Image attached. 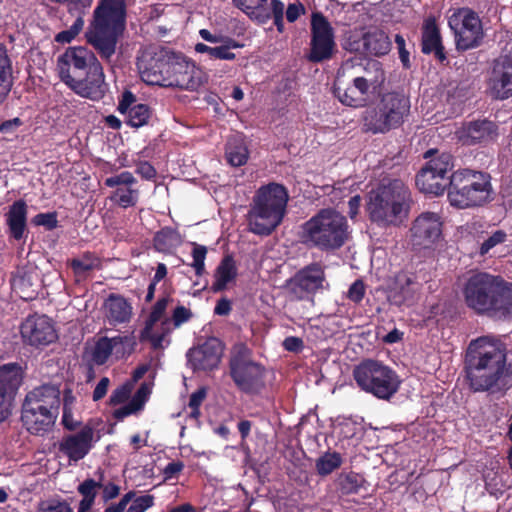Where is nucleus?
<instances>
[{"instance_id": "6", "label": "nucleus", "mask_w": 512, "mask_h": 512, "mask_svg": "<svg viewBox=\"0 0 512 512\" xmlns=\"http://www.w3.org/2000/svg\"><path fill=\"white\" fill-rule=\"evenodd\" d=\"M289 196L285 185L271 182L257 189L248 210V231L270 236L282 223Z\"/></svg>"}, {"instance_id": "48", "label": "nucleus", "mask_w": 512, "mask_h": 512, "mask_svg": "<svg viewBox=\"0 0 512 512\" xmlns=\"http://www.w3.org/2000/svg\"><path fill=\"white\" fill-rule=\"evenodd\" d=\"M343 48L348 52L364 54V32H350L346 36Z\"/></svg>"}, {"instance_id": "45", "label": "nucleus", "mask_w": 512, "mask_h": 512, "mask_svg": "<svg viewBox=\"0 0 512 512\" xmlns=\"http://www.w3.org/2000/svg\"><path fill=\"white\" fill-rule=\"evenodd\" d=\"M334 92L339 101L346 106L357 108L366 105L363 101V98L359 97V92H357L353 84L344 90H342L340 87H335Z\"/></svg>"}, {"instance_id": "52", "label": "nucleus", "mask_w": 512, "mask_h": 512, "mask_svg": "<svg viewBox=\"0 0 512 512\" xmlns=\"http://www.w3.org/2000/svg\"><path fill=\"white\" fill-rule=\"evenodd\" d=\"M151 390L147 383H142L131 398V402L139 411L143 410L148 401Z\"/></svg>"}, {"instance_id": "5", "label": "nucleus", "mask_w": 512, "mask_h": 512, "mask_svg": "<svg viewBox=\"0 0 512 512\" xmlns=\"http://www.w3.org/2000/svg\"><path fill=\"white\" fill-rule=\"evenodd\" d=\"M300 240L323 252L338 250L349 240L348 219L336 209H320L301 225Z\"/></svg>"}, {"instance_id": "26", "label": "nucleus", "mask_w": 512, "mask_h": 512, "mask_svg": "<svg viewBox=\"0 0 512 512\" xmlns=\"http://www.w3.org/2000/svg\"><path fill=\"white\" fill-rule=\"evenodd\" d=\"M94 429L86 424L75 434H67L58 443V450L69 461L78 462L85 458L93 448Z\"/></svg>"}, {"instance_id": "29", "label": "nucleus", "mask_w": 512, "mask_h": 512, "mask_svg": "<svg viewBox=\"0 0 512 512\" xmlns=\"http://www.w3.org/2000/svg\"><path fill=\"white\" fill-rule=\"evenodd\" d=\"M420 46L423 54H433L439 63L443 64L447 61L441 31L433 16L427 17L423 21Z\"/></svg>"}, {"instance_id": "20", "label": "nucleus", "mask_w": 512, "mask_h": 512, "mask_svg": "<svg viewBox=\"0 0 512 512\" xmlns=\"http://www.w3.org/2000/svg\"><path fill=\"white\" fill-rule=\"evenodd\" d=\"M223 349V343L218 338H208L203 344L188 349L187 365L193 372L214 371L219 367Z\"/></svg>"}, {"instance_id": "8", "label": "nucleus", "mask_w": 512, "mask_h": 512, "mask_svg": "<svg viewBox=\"0 0 512 512\" xmlns=\"http://www.w3.org/2000/svg\"><path fill=\"white\" fill-rule=\"evenodd\" d=\"M491 177L487 173L470 169L452 172V185L448 189L451 206L460 209L483 206L492 198Z\"/></svg>"}, {"instance_id": "13", "label": "nucleus", "mask_w": 512, "mask_h": 512, "mask_svg": "<svg viewBox=\"0 0 512 512\" xmlns=\"http://www.w3.org/2000/svg\"><path fill=\"white\" fill-rule=\"evenodd\" d=\"M163 87L196 91L207 82L206 73L183 53L172 51Z\"/></svg>"}, {"instance_id": "19", "label": "nucleus", "mask_w": 512, "mask_h": 512, "mask_svg": "<svg viewBox=\"0 0 512 512\" xmlns=\"http://www.w3.org/2000/svg\"><path fill=\"white\" fill-rule=\"evenodd\" d=\"M421 284L413 272L399 271L390 280L387 289V299L390 304L412 306L418 299Z\"/></svg>"}, {"instance_id": "12", "label": "nucleus", "mask_w": 512, "mask_h": 512, "mask_svg": "<svg viewBox=\"0 0 512 512\" xmlns=\"http://www.w3.org/2000/svg\"><path fill=\"white\" fill-rule=\"evenodd\" d=\"M455 48L459 52L477 48L483 43V23L479 14L470 8H458L448 18Z\"/></svg>"}, {"instance_id": "55", "label": "nucleus", "mask_w": 512, "mask_h": 512, "mask_svg": "<svg viewBox=\"0 0 512 512\" xmlns=\"http://www.w3.org/2000/svg\"><path fill=\"white\" fill-rule=\"evenodd\" d=\"M170 301L171 298L169 296L158 298L155 304L152 306V311H150L148 318L152 319L154 322H158L164 315Z\"/></svg>"}, {"instance_id": "61", "label": "nucleus", "mask_w": 512, "mask_h": 512, "mask_svg": "<svg viewBox=\"0 0 512 512\" xmlns=\"http://www.w3.org/2000/svg\"><path fill=\"white\" fill-rule=\"evenodd\" d=\"M352 84L356 88L357 92H359V97L363 98V101L366 104L369 89L372 83L364 77H355L352 80Z\"/></svg>"}, {"instance_id": "38", "label": "nucleus", "mask_w": 512, "mask_h": 512, "mask_svg": "<svg viewBox=\"0 0 512 512\" xmlns=\"http://www.w3.org/2000/svg\"><path fill=\"white\" fill-rule=\"evenodd\" d=\"M182 244V237L176 228L162 227L153 237V247L156 251L169 253Z\"/></svg>"}, {"instance_id": "15", "label": "nucleus", "mask_w": 512, "mask_h": 512, "mask_svg": "<svg viewBox=\"0 0 512 512\" xmlns=\"http://www.w3.org/2000/svg\"><path fill=\"white\" fill-rule=\"evenodd\" d=\"M324 281L323 266L320 262H312L286 280L285 289L292 301H312Z\"/></svg>"}, {"instance_id": "11", "label": "nucleus", "mask_w": 512, "mask_h": 512, "mask_svg": "<svg viewBox=\"0 0 512 512\" xmlns=\"http://www.w3.org/2000/svg\"><path fill=\"white\" fill-rule=\"evenodd\" d=\"M423 157L427 161L416 174V187L425 194L439 197L451 189L453 156L449 152L429 149Z\"/></svg>"}, {"instance_id": "10", "label": "nucleus", "mask_w": 512, "mask_h": 512, "mask_svg": "<svg viewBox=\"0 0 512 512\" xmlns=\"http://www.w3.org/2000/svg\"><path fill=\"white\" fill-rule=\"evenodd\" d=\"M228 367L231 379L241 392L257 395L265 389V366L252 359V352L247 344L233 345Z\"/></svg>"}, {"instance_id": "56", "label": "nucleus", "mask_w": 512, "mask_h": 512, "mask_svg": "<svg viewBox=\"0 0 512 512\" xmlns=\"http://www.w3.org/2000/svg\"><path fill=\"white\" fill-rule=\"evenodd\" d=\"M306 13V8L303 3L297 1L289 3L286 10H284V16L290 23L295 22L301 15Z\"/></svg>"}, {"instance_id": "42", "label": "nucleus", "mask_w": 512, "mask_h": 512, "mask_svg": "<svg viewBox=\"0 0 512 512\" xmlns=\"http://www.w3.org/2000/svg\"><path fill=\"white\" fill-rule=\"evenodd\" d=\"M151 118V108L146 104H136L126 114L125 122L131 127H142Z\"/></svg>"}, {"instance_id": "28", "label": "nucleus", "mask_w": 512, "mask_h": 512, "mask_svg": "<svg viewBox=\"0 0 512 512\" xmlns=\"http://www.w3.org/2000/svg\"><path fill=\"white\" fill-rule=\"evenodd\" d=\"M498 137V126L488 119L469 121L458 131V139L464 145H477L496 140Z\"/></svg>"}, {"instance_id": "33", "label": "nucleus", "mask_w": 512, "mask_h": 512, "mask_svg": "<svg viewBox=\"0 0 512 512\" xmlns=\"http://www.w3.org/2000/svg\"><path fill=\"white\" fill-rule=\"evenodd\" d=\"M266 3H259L250 10V18L257 24L264 25L273 19L275 27L279 33L285 31V4L281 0H271L269 6Z\"/></svg>"}, {"instance_id": "1", "label": "nucleus", "mask_w": 512, "mask_h": 512, "mask_svg": "<svg viewBox=\"0 0 512 512\" xmlns=\"http://www.w3.org/2000/svg\"><path fill=\"white\" fill-rule=\"evenodd\" d=\"M463 372L471 391L505 394L512 388L507 345L490 336L472 340L464 354Z\"/></svg>"}, {"instance_id": "37", "label": "nucleus", "mask_w": 512, "mask_h": 512, "mask_svg": "<svg viewBox=\"0 0 512 512\" xmlns=\"http://www.w3.org/2000/svg\"><path fill=\"white\" fill-rule=\"evenodd\" d=\"M237 277V268L235 260L231 255L224 256L219 262L215 271V282L211 286L213 292H219L226 289L227 284Z\"/></svg>"}, {"instance_id": "36", "label": "nucleus", "mask_w": 512, "mask_h": 512, "mask_svg": "<svg viewBox=\"0 0 512 512\" xmlns=\"http://www.w3.org/2000/svg\"><path fill=\"white\" fill-rule=\"evenodd\" d=\"M14 85L12 60L7 48L0 44V104L4 103Z\"/></svg>"}, {"instance_id": "21", "label": "nucleus", "mask_w": 512, "mask_h": 512, "mask_svg": "<svg viewBox=\"0 0 512 512\" xmlns=\"http://www.w3.org/2000/svg\"><path fill=\"white\" fill-rule=\"evenodd\" d=\"M172 51L161 48L153 53L145 52L137 60V68L143 81L150 85L162 86L165 84L168 65H170Z\"/></svg>"}, {"instance_id": "24", "label": "nucleus", "mask_w": 512, "mask_h": 512, "mask_svg": "<svg viewBox=\"0 0 512 512\" xmlns=\"http://www.w3.org/2000/svg\"><path fill=\"white\" fill-rule=\"evenodd\" d=\"M136 347L137 341L133 334L113 338L100 337L91 350V362L96 365H103L108 361L114 350H116V354L129 356L136 350Z\"/></svg>"}, {"instance_id": "59", "label": "nucleus", "mask_w": 512, "mask_h": 512, "mask_svg": "<svg viewBox=\"0 0 512 512\" xmlns=\"http://www.w3.org/2000/svg\"><path fill=\"white\" fill-rule=\"evenodd\" d=\"M135 172H136V174L141 176L143 179L149 180V181L153 180L157 174L154 166L148 160H140L136 164Z\"/></svg>"}, {"instance_id": "46", "label": "nucleus", "mask_w": 512, "mask_h": 512, "mask_svg": "<svg viewBox=\"0 0 512 512\" xmlns=\"http://www.w3.org/2000/svg\"><path fill=\"white\" fill-rule=\"evenodd\" d=\"M192 247L193 249L191 254L193 261L191 263V267L194 269L195 275L200 277L206 272L205 259L208 250L206 246L197 243H192Z\"/></svg>"}, {"instance_id": "27", "label": "nucleus", "mask_w": 512, "mask_h": 512, "mask_svg": "<svg viewBox=\"0 0 512 512\" xmlns=\"http://www.w3.org/2000/svg\"><path fill=\"white\" fill-rule=\"evenodd\" d=\"M59 412L40 406H21V422L31 435H45L55 425Z\"/></svg>"}, {"instance_id": "2", "label": "nucleus", "mask_w": 512, "mask_h": 512, "mask_svg": "<svg viewBox=\"0 0 512 512\" xmlns=\"http://www.w3.org/2000/svg\"><path fill=\"white\" fill-rule=\"evenodd\" d=\"M462 293L465 305L478 315L499 319L512 315V288L501 276L474 273Z\"/></svg>"}, {"instance_id": "14", "label": "nucleus", "mask_w": 512, "mask_h": 512, "mask_svg": "<svg viewBox=\"0 0 512 512\" xmlns=\"http://www.w3.org/2000/svg\"><path fill=\"white\" fill-rule=\"evenodd\" d=\"M337 51L335 32L327 17L320 11L311 15V40L307 59L313 63L330 61Z\"/></svg>"}, {"instance_id": "25", "label": "nucleus", "mask_w": 512, "mask_h": 512, "mask_svg": "<svg viewBox=\"0 0 512 512\" xmlns=\"http://www.w3.org/2000/svg\"><path fill=\"white\" fill-rule=\"evenodd\" d=\"M411 233L414 245L429 248L442 235L440 216L434 212L420 214L412 223Z\"/></svg>"}, {"instance_id": "18", "label": "nucleus", "mask_w": 512, "mask_h": 512, "mask_svg": "<svg viewBox=\"0 0 512 512\" xmlns=\"http://www.w3.org/2000/svg\"><path fill=\"white\" fill-rule=\"evenodd\" d=\"M66 85L76 95L94 102L102 100L108 89L100 62L86 70L84 75L75 78Z\"/></svg>"}, {"instance_id": "23", "label": "nucleus", "mask_w": 512, "mask_h": 512, "mask_svg": "<svg viewBox=\"0 0 512 512\" xmlns=\"http://www.w3.org/2000/svg\"><path fill=\"white\" fill-rule=\"evenodd\" d=\"M136 183L137 179L129 171H123L104 180L105 186L115 188L109 196L110 201L122 209L137 205L140 191L133 187Z\"/></svg>"}, {"instance_id": "63", "label": "nucleus", "mask_w": 512, "mask_h": 512, "mask_svg": "<svg viewBox=\"0 0 512 512\" xmlns=\"http://www.w3.org/2000/svg\"><path fill=\"white\" fill-rule=\"evenodd\" d=\"M282 347L288 352L298 353L304 348V342L299 337L289 336L282 342Z\"/></svg>"}, {"instance_id": "41", "label": "nucleus", "mask_w": 512, "mask_h": 512, "mask_svg": "<svg viewBox=\"0 0 512 512\" xmlns=\"http://www.w3.org/2000/svg\"><path fill=\"white\" fill-rule=\"evenodd\" d=\"M338 486L342 494H354L366 483L364 477L355 472L342 473L338 477Z\"/></svg>"}, {"instance_id": "22", "label": "nucleus", "mask_w": 512, "mask_h": 512, "mask_svg": "<svg viewBox=\"0 0 512 512\" xmlns=\"http://www.w3.org/2000/svg\"><path fill=\"white\" fill-rule=\"evenodd\" d=\"M20 335L25 344L34 347L47 346L57 339L55 326L46 315L27 317L20 326Z\"/></svg>"}, {"instance_id": "47", "label": "nucleus", "mask_w": 512, "mask_h": 512, "mask_svg": "<svg viewBox=\"0 0 512 512\" xmlns=\"http://www.w3.org/2000/svg\"><path fill=\"white\" fill-rule=\"evenodd\" d=\"M84 27V19L81 15H79L69 29L64 30L56 34L54 40L58 43H70L73 39H75Z\"/></svg>"}, {"instance_id": "60", "label": "nucleus", "mask_w": 512, "mask_h": 512, "mask_svg": "<svg viewBox=\"0 0 512 512\" xmlns=\"http://www.w3.org/2000/svg\"><path fill=\"white\" fill-rule=\"evenodd\" d=\"M185 469V463L181 460L169 462L163 469L165 480L177 478L178 475Z\"/></svg>"}, {"instance_id": "4", "label": "nucleus", "mask_w": 512, "mask_h": 512, "mask_svg": "<svg viewBox=\"0 0 512 512\" xmlns=\"http://www.w3.org/2000/svg\"><path fill=\"white\" fill-rule=\"evenodd\" d=\"M126 25L125 0H100L93 12L87 42L99 55L109 61Z\"/></svg>"}, {"instance_id": "30", "label": "nucleus", "mask_w": 512, "mask_h": 512, "mask_svg": "<svg viewBox=\"0 0 512 512\" xmlns=\"http://www.w3.org/2000/svg\"><path fill=\"white\" fill-rule=\"evenodd\" d=\"M489 95L495 100L512 98V62L504 60L496 65L488 80Z\"/></svg>"}, {"instance_id": "51", "label": "nucleus", "mask_w": 512, "mask_h": 512, "mask_svg": "<svg viewBox=\"0 0 512 512\" xmlns=\"http://www.w3.org/2000/svg\"><path fill=\"white\" fill-rule=\"evenodd\" d=\"M154 505V496L152 494H145L137 496L131 502L126 512H146Z\"/></svg>"}, {"instance_id": "54", "label": "nucleus", "mask_w": 512, "mask_h": 512, "mask_svg": "<svg viewBox=\"0 0 512 512\" xmlns=\"http://www.w3.org/2000/svg\"><path fill=\"white\" fill-rule=\"evenodd\" d=\"M365 295V284L361 279L355 280L350 288H348L347 297L348 299L355 303L359 304Z\"/></svg>"}, {"instance_id": "53", "label": "nucleus", "mask_w": 512, "mask_h": 512, "mask_svg": "<svg viewBox=\"0 0 512 512\" xmlns=\"http://www.w3.org/2000/svg\"><path fill=\"white\" fill-rule=\"evenodd\" d=\"M131 393V387L128 384H123L120 387H116L110 395L109 403L112 406H117L125 403Z\"/></svg>"}, {"instance_id": "49", "label": "nucleus", "mask_w": 512, "mask_h": 512, "mask_svg": "<svg viewBox=\"0 0 512 512\" xmlns=\"http://www.w3.org/2000/svg\"><path fill=\"white\" fill-rule=\"evenodd\" d=\"M508 235L505 230H495L487 239L480 244V250L478 253L484 256L491 249L499 244H503L507 241Z\"/></svg>"}, {"instance_id": "64", "label": "nucleus", "mask_w": 512, "mask_h": 512, "mask_svg": "<svg viewBox=\"0 0 512 512\" xmlns=\"http://www.w3.org/2000/svg\"><path fill=\"white\" fill-rule=\"evenodd\" d=\"M39 512H73L67 502H54L53 504L42 505Z\"/></svg>"}, {"instance_id": "31", "label": "nucleus", "mask_w": 512, "mask_h": 512, "mask_svg": "<svg viewBox=\"0 0 512 512\" xmlns=\"http://www.w3.org/2000/svg\"><path fill=\"white\" fill-rule=\"evenodd\" d=\"M102 307L105 319L114 326L126 324L133 317L132 303L120 293H110L104 300Z\"/></svg>"}, {"instance_id": "40", "label": "nucleus", "mask_w": 512, "mask_h": 512, "mask_svg": "<svg viewBox=\"0 0 512 512\" xmlns=\"http://www.w3.org/2000/svg\"><path fill=\"white\" fill-rule=\"evenodd\" d=\"M101 260L93 252L86 251L81 257L70 261V268L76 276H85L87 272L100 269Z\"/></svg>"}, {"instance_id": "34", "label": "nucleus", "mask_w": 512, "mask_h": 512, "mask_svg": "<svg viewBox=\"0 0 512 512\" xmlns=\"http://www.w3.org/2000/svg\"><path fill=\"white\" fill-rule=\"evenodd\" d=\"M9 236L21 241L27 235V204L23 200L15 201L6 214Z\"/></svg>"}, {"instance_id": "43", "label": "nucleus", "mask_w": 512, "mask_h": 512, "mask_svg": "<svg viewBox=\"0 0 512 512\" xmlns=\"http://www.w3.org/2000/svg\"><path fill=\"white\" fill-rule=\"evenodd\" d=\"M342 464V457L337 452L324 453L316 460V471L320 476H327Z\"/></svg>"}, {"instance_id": "57", "label": "nucleus", "mask_w": 512, "mask_h": 512, "mask_svg": "<svg viewBox=\"0 0 512 512\" xmlns=\"http://www.w3.org/2000/svg\"><path fill=\"white\" fill-rule=\"evenodd\" d=\"M136 96L130 90H125L122 92L120 101H118V111L120 114L126 115L129 110L136 105Z\"/></svg>"}, {"instance_id": "62", "label": "nucleus", "mask_w": 512, "mask_h": 512, "mask_svg": "<svg viewBox=\"0 0 512 512\" xmlns=\"http://www.w3.org/2000/svg\"><path fill=\"white\" fill-rule=\"evenodd\" d=\"M192 317V312L185 306H178L172 314V321L175 327H179L182 323L187 322Z\"/></svg>"}, {"instance_id": "44", "label": "nucleus", "mask_w": 512, "mask_h": 512, "mask_svg": "<svg viewBox=\"0 0 512 512\" xmlns=\"http://www.w3.org/2000/svg\"><path fill=\"white\" fill-rule=\"evenodd\" d=\"M101 482H96L94 479L88 478L78 486V492L83 496L79 502L80 506L92 508L97 496V488H101Z\"/></svg>"}, {"instance_id": "39", "label": "nucleus", "mask_w": 512, "mask_h": 512, "mask_svg": "<svg viewBox=\"0 0 512 512\" xmlns=\"http://www.w3.org/2000/svg\"><path fill=\"white\" fill-rule=\"evenodd\" d=\"M226 159L233 167L246 165L249 159V149L243 140H233L226 144Z\"/></svg>"}, {"instance_id": "32", "label": "nucleus", "mask_w": 512, "mask_h": 512, "mask_svg": "<svg viewBox=\"0 0 512 512\" xmlns=\"http://www.w3.org/2000/svg\"><path fill=\"white\" fill-rule=\"evenodd\" d=\"M61 404L60 390L54 384H43L28 391L22 405L40 406L49 410L59 412Z\"/></svg>"}, {"instance_id": "9", "label": "nucleus", "mask_w": 512, "mask_h": 512, "mask_svg": "<svg viewBox=\"0 0 512 512\" xmlns=\"http://www.w3.org/2000/svg\"><path fill=\"white\" fill-rule=\"evenodd\" d=\"M352 377L360 390L389 401L400 389L399 375L382 361L363 359L354 366Z\"/></svg>"}, {"instance_id": "17", "label": "nucleus", "mask_w": 512, "mask_h": 512, "mask_svg": "<svg viewBox=\"0 0 512 512\" xmlns=\"http://www.w3.org/2000/svg\"><path fill=\"white\" fill-rule=\"evenodd\" d=\"M23 378L24 372L18 362L0 366V423L11 416Z\"/></svg>"}, {"instance_id": "3", "label": "nucleus", "mask_w": 512, "mask_h": 512, "mask_svg": "<svg viewBox=\"0 0 512 512\" xmlns=\"http://www.w3.org/2000/svg\"><path fill=\"white\" fill-rule=\"evenodd\" d=\"M412 192L400 179L382 180L367 195L366 212L380 227L400 226L409 217Z\"/></svg>"}, {"instance_id": "35", "label": "nucleus", "mask_w": 512, "mask_h": 512, "mask_svg": "<svg viewBox=\"0 0 512 512\" xmlns=\"http://www.w3.org/2000/svg\"><path fill=\"white\" fill-rule=\"evenodd\" d=\"M364 55L383 56L390 51L391 42L387 34L380 29L364 32Z\"/></svg>"}, {"instance_id": "50", "label": "nucleus", "mask_w": 512, "mask_h": 512, "mask_svg": "<svg viewBox=\"0 0 512 512\" xmlns=\"http://www.w3.org/2000/svg\"><path fill=\"white\" fill-rule=\"evenodd\" d=\"M31 221L36 226H44L47 231H53L58 226L57 213L55 211L38 213Z\"/></svg>"}, {"instance_id": "16", "label": "nucleus", "mask_w": 512, "mask_h": 512, "mask_svg": "<svg viewBox=\"0 0 512 512\" xmlns=\"http://www.w3.org/2000/svg\"><path fill=\"white\" fill-rule=\"evenodd\" d=\"M97 63L99 60L93 51L85 46H72L57 57L56 69L60 80L67 84Z\"/></svg>"}, {"instance_id": "58", "label": "nucleus", "mask_w": 512, "mask_h": 512, "mask_svg": "<svg viewBox=\"0 0 512 512\" xmlns=\"http://www.w3.org/2000/svg\"><path fill=\"white\" fill-rule=\"evenodd\" d=\"M395 43L398 48L400 61L405 69L411 68L410 52L406 49V41L403 36L397 34Z\"/></svg>"}, {"instance_id": "7", "label": "nucleus", "mask_w": 512, "mask_h": 512, "mask_svg": "<svg viewBox=\"0 0 512 512\" xmlns=\"http://www.w3.org/2000/svg\"><path fill=\"white\" fill-rule=\"evenodd\" d=\"M410 111L409 97L399 91L384 92L376 103L364 110L363 128L374 135L387 134L392 129H399L407 120Z\"/></svg>"}]
</instances>
